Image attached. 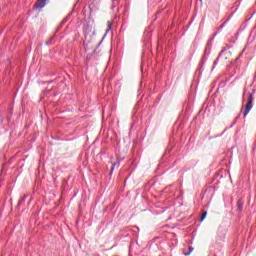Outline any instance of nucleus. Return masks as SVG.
Masks as SVG:
<instances>
[{
	"mask_svg": "<svg viewBox=\"0 0 256 256\" xmlns=\"http://www.w3.org/2000/svg\"><path fill=\"white\" fill-rule=\"evenodd\" d=\"M251 109H253V94L252 93L249 94L248 102H247L246 108L244 110V117H247V115H249V111H251Z\"/></svg>",
	"mask_w": 256,
	"mask_h": 256,
	"instance_id": "nucleus-1",
	"label": "nucleus"
},
{
	"mask_svg": "<svg viewBox=\"0 0 256 256\" xmlns=\"http://www.w3.org/2000/svg\"><path fill=\"white\" fill-rule=\"evenodd\" d=\"M47 0H39L38 3L35 4L36 9H43L45 7Z\"/></svg>",
	"mask_w": 256,
	"mask_h": 256,
	"instance_id": "nucleus-2",
	"label": "nucleus"
},
{
	"mask_svg": "<svg viewBox=\"0 0 256 256\" xmlns=\"http://www.w3.org/2000/svg\"><path fill=\"white\" fill-rule=\"evenodd\" d=\"M120 162H114L112 163L110 175H113V171L115 170V167L119 168Z\"/></svg>",
	"mask_w": 256,
	"mask_h": 256,
	"instance_id": "nucleus-3",
	"label": "nucleus"
},
{
	"mask_svg": "<svg viewBox=\"0 0 256 256\" xmlns=\"http://www.w3.org/2000/svg\"><path fill=\"white\" fill-rule=\"evenodd\" d=\"M112 23H111V21H108L107 22V29H106V34L105 35H107V33H109V31H111V27H112Z\"/></svg>",
	"mask_w": 256,
	"mask_h": 256,
	"instance_id": "nucleus-4",
	"label": "nucleus"
},
{
	"mask_svg": "<svg viewBox=\"0 0 256 256\" xmlns=\"http://www.w3.org/2000/svg\"><path fill=\"white\" fill-rule=\"evenodd\" d=\"M223 53H225V48L221 50V52L219 53L216 61H214V65H217V62L219 61V58L221 57V55H223Z\"/></svg>",
	"mask_w": 256,
	"mask_h": 256,
	"instance_id": "nucleus-5",
	"label": "nucleus"
},
{
	"mask_svg": "<svg viewBox=\"0 0 256 256\" xmlns=\"http://www.w3.org/2000/svg\"><path fill=\"white\" fill-rule=\"evenodd\" d=\"M207 217V212H204L200 218V221H203Z\"/></svg>",
	"mask_w": 256,
	"mask_h": 256,
	"instance_id": "nucleus-6",
	"label": "nucleus"
},
{
	"mask_svg": "<svg viewBox=\"0 0 256 256\" xmlns=\"http://www.w3.org/2000/svg\"><path fill=\"white\" fill-rule=\"evenodd\" d=\"M191 253H193V247H189V251L185 255H191Z\"/></svg>",
	"mask_w": 256,
	"mask_h": 256,
	"instance_id": "nucleus-7",
	"label": "nucleus"
},
{
	"mask_svg": "<svg viewBox=\"0 0 256 256\" xmlns=\"http://www.w3.org/2000/svg\"><path fill=\"white\" fill-rule=\"evenodd\" d=\"M67 21H69V17H66L62 20V25H64V23H67Z\"/></svg>",
	"mask_w": 256,
	"mask_h": 256,
	"instance_id": "nucleus-8",
	"label": "nucleus"
},
{
	"mask_svg": "<svg viewBox=\"0 0 256 256\" xmlns=\"http://www.w3.org/2000/svg\"><path fill=\"white\" fill-rule=\"evenodd\" d=\"M23 201H25V198H22L19 203H23Z\"/></svg>",
	"mask_w": 256,
	"mask_h": 256,
	"instance_id": "nucleus-9",
	"label": "nucleus"
},
{
	"mask_svg": "<svg viewBox=\"0 0 256 256\" xmlns=\"http://www.w3.org/2000/svg\"><path fill=\"white\" fill-rule=\"evenodd\" d=\"M47 45H51V42H46Z\"/></svg>",
	"mask_w": 256,
	"mask_h": 256,
	"instance_id": "nucleus-10",
	"label": "nucleus"
}]
</instances>
